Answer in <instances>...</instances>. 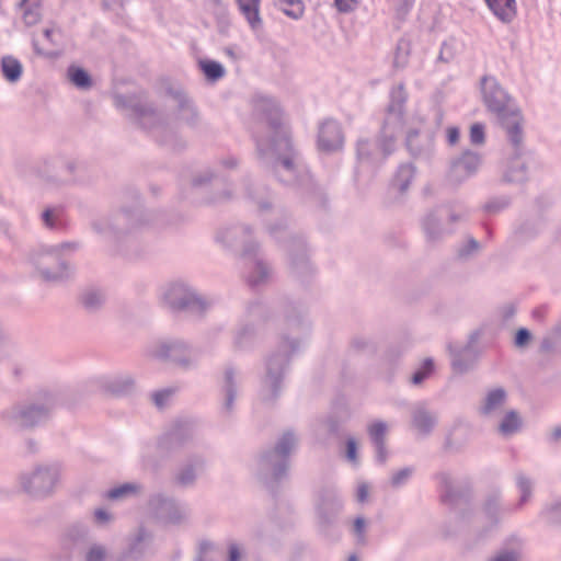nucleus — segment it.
<instances>
[{
  "label": "nucleus",
  "mask_w": 561,
  "mask_h": 561,
  "mask_svg": "<svg viewBox=\"0 0 561 561\" xmlns=\"http://www.w3.org/2000/svg\"><path fill=\"white\" fill-rule=\"evenodd\" d=\"M254 113L259 122L253 127L257 152L267 168L286 185H295L307 198L321 197L309 171L297 163L287 133L282 126V113L278 104L266 96H260L254 103Z\"/></svg>",
  "instance_id": "f257e3e1"
},
{
  "label": "nucleus",
  "mask_w": 561,
  "mask_h": 561,
  "mask_svg": "<svg viewBox=\"0 0 561 561\" xmlns=\"http://www.w3.org/2000/svg\"><path fill=\"white\" fill-rule=\"evenodd\" d=\"M285 319L288 334L282 335L277 348L266 359V374L260 392L261 400L266 403L273 402L278 397L290 356L300 350L302 344L300 335L309 330L307 320L296 308L287 311Z\"/></svg>",
  "instance_id": "f03ea898"
},
{
  "label": "nucleus",
  "mask_w": 561,
  "mask_h": 561,
  "mask_svg": "<svg viewBox=\"0 0 561 561\" xmlns=\"http://www.w3.org/2000/svg\"><path fill=\"white\" fill-rule=\"evenodd\" d=\"M115 105L126 111L127 116L148 130L159 145L171 150L184 148L185 141L176 135L171 122L158 113L145 95H116Z\"/></svg>",
  "instance_id": "7ed1b4c3"
},
{
  "label": "nucleus",
  "mask_w": 561,
  "mask_h": 561,
  "mask_svg": "<svg viewBox=\"0 0 561 561\" xmlns=\"http://www.w3.org/2000/svg\"><path fill=\"white\" fill-rule=\"evenodd\" d=\"M483 102L505 128L508 140L517 149L523 140L522 116L508 93L493 77L482 79Z\"/></svg>",
  "instance_id": "20e7f679"
},
{
  "label": "nucleus",
  "mask_w": 561,
  "mask_h": 561,
  "mask_svg": "<svg viewBox=\"0 0 561 561\" xmlns=\"http://www.w3.org/2000/svg\"><path fill=\"white\" fill-rule=\"evenodd\" d=\"M251 229L245 225H238L226 229L221 233V240L227 245H243V257L248 261L247 264L250 271L247 274V282L251 287H257L265 284L272 276L270 265L259 256V247L256 243L250 241Z\"/></svg>",
  "instance_id": "39448f33"
},
{
  "label": "nucleus",
  "mask_w": 561,
  "mask_h": 561,
  "mask_svg": "<svg viewBox=\"0 0 561 561\" xmlns=\"http://www.w3.org/2000/svg\"><path fill=\"white\" fill-rule=\"evenodd\" d=\"M407 100L408 93L403 83H399L391 89L390 102L385 111L378 136L383 157L390 156L396 150L397 139L405 127L404 106Z\"/></svg>",
  "instance_id": "423d86ee"
},
{
  "label": "nucleus",
  "mask_w": 561,
  "mask_h": 561,
  "mask_svg": "<svg viewBox=\"0 0 561 561\" xmlns=\"http://www.w3.org/2000/svg\"><path fill=\"white\" fill-rule=\"evenodd\" d=\"M152 221V214L140 205L133 209H122L111 216L100 217L92 222L93 230L108 241H116L125 233Z\"/></svg>",
  "instance_id": "0eeeda50"
},
{
  "label": "nucleus",
  "mask_w": 561,
  "mask_h": 561,
  "mask_svg": "<svg viewBox=\"0 0 561 561\" xmlns=\"http://www.w3.org/2000/svg\"><path fill=\"white\" fill-rule=\"evenodd\" d=\"M297 442L296 435L287 431L273 449L261 454L257 459V472L266 484L278 482L286 476L289 455L296 448Z\"/></svg>",
  "instance_id": "6e6552de"
},
{
  "label": "nucleus",
  "mask_w": 561,
  "mask_h": 561,
  "mask_svg": "<svg viewBox=\"0 0 561 561\" xmlns=\"http://www.w3.org/2000/svg\"><path fill=\"white\" fill-rule=\"evenodd\" d=\"M80 248L79 242L67 241L54 247L41 248L32 257L39 274L46 280H59L69 275L66 256Z\"/></svg>",
  "instance_id": "1a4fd4ad"
},
{
  "label": "nucleus",
  "mask_w": 561,
  "mask_h": 561,
  "mask_svg": "<svg viewBox=\"0 0 561 561\" xmlns=\"http://www.w3.org/2000/svg\"><path fill=\"white\" fill-rule=\"evenodd\" d=\"M54 408V399L45 394L34 402L13 405L2 413L3 423L13 430L31 428L45 423Z\"/></svg>",
  "instance_id": "9d476101"
},
{
  "label": "nucleus",
  "mask_w": 561,
  "mask_h": 561,
  "mask_svg": "<svg viewBox=\"0 0 561 561\" xmlns=\"http://www.w3.org/2000/svg\"><path fill=\"white\" fill-rule=\"evenodd\" d=\"M60 479V467L57 463H45L34 467L19 477L21 489L33 499H45L51 495Z\"/></svg>",
  "instance_id": "9b49d317"
},
{
  "label": "nucleus",
  "mask_w": 561,
  "mask_h": 561,
  "mask_svg": "<svg viewBox=\"0 0 561 561\" xmlns=\"http://www.w3.org/2000/svg\"><path fill=\"white\" fill-rule=\"evenodd\" d=\"M163 300L173 310H185L198 317L213 305V300L198 295L184 282L171 283L163 293Z\"/></svg>",
  "instance_id": "f8f14e48"
},
{
  "label": "nucleus",
  "mask_w": 561,
  "mask_h": 561,
  "mask_svg": "<svg viewBox=\"0 0 561 561\" xmlns=\"http://www.w3.org/2000/svg\"><path fill=\"white\" fill-rule=\"evenodd\" d=\"M465 214H458L447 207H436L422 219V229L427 242L436 243L445 236L454 232V225L465 219Z\"/></svg>",
  "instance_id": "ddd939ff"
},
{
  "label": "nucleus",
  "mask_w": 561,
  "mask_h": 561,
  "mask_svg": "<svg viewBox=\"0 0 561 561\" xmlns=\"http://www.w3.org/2000/svg\"><path fill=\"white\" fill-rule=\"evenodd\" d=\"M84 165L70 158H51L44 162L39 170L41 175L54 184H70L83 180Z\"/></svg>",
  "instance_id": "4468645a"
},
{
  "label": "nucleus",
  "mask_w": 561,
  "mask_h": 561,
  "mask_svg": "<svg viewBox=\"0 0 561 561\" xmlns=\"http://www.w3.org/2000/svg\"><path fill=\"white\" fill-rule=\"evenodd\" d=\"M270 236L276 240L289 237L288 254L291 271L299 277H305L312 272V266L307 257L306 244L301 238L293 237L287 231V225L279 222L267 226Z\"/></svg>",
  "instance_id": "2eb2a0df"
},
{
  "label": "nucleus",
  "mask_w": 561,
  "mask_h": 561,
  "mask_svg": "<svg viewBox=\"0 0 561 561\" xmlns=\"http://www.w3.org/2000/svg\"><path fill=\"white\" fill-rule=\"evenodd\" d=\"M148 354L154 359L171 362L182 368H190L195 362L188 345L176 339H164L154 342L149 346Z\"/></svg>",
  "instance_id": "dca6fc26"
},
{
  "label": "nucleus",
  "mask_w": 561,
  "mask_h": 561,
  "mask_svg": "<svg viewBox=\"0 0 561 561\" xmlns=\"http://www.w3.org/2000/svg\"><path fill=\"white\" fill-rule=\"evenodd\" d=\"M152 542L153 534L140 526L128 536L126 548L115 561H142L147 556L153 554Z\"/></svg>",
  "instance_id": "f3484780"
},
{
  "label": "nucleus",
  "mask_w": 561,
  "mask_h": 561,
  "mask_svg": "<svg viewBox=\"0 0 561 561\" xmlns=\"http://www.w3.org/2000/svg\"><path fill=\"white\" fill-rule=\"evenodd\" d=\"M89 536L88 525L82 522L71 523L58 536L59 549L67 559H70L78 549L87 543Z\"/></svg>",
  "instance_id": "a211bd4d"
},
{
  "label": "nucleus",
  "mask_w": 561,
  "mask_h": 561,
  "mask_svg": "<svg viewBox=\"0 0 561 561\" xmlns=\"http://www.w3.org/2000/svg\"><path fill=\"white\" fill-rule=\"evenodd\" d=\"M194 425L187 421H181L165 433L158 443V449L162 454H168L186 446L194 437Z\"/></svg>",
  "instance_id": "6ab92c4d"
},
{
  "label": "nucleus",
  "mask_w": 561,
  "mask_h": 561,
  "mask_svg": "<svg viewBox=\"0 0 561 561\" xmlns=\"http://www.w3.org/2000/svg\"><path fill=\"white\" fill-rule=\"evenodd\" d=\"M149 506L159 519L169 524H180L188 515L184 506L161 494L153 495L149 501Z\"/></svg>",
  "instance_id": "aec40b11"
},
{
  "label": "nucleus",
  "mask_w": 561,
  "mask_h": 561,
  "mask_svg": "<svg viewBox=\"0 0 561 561\" xmlns=\"http://www.w3.org/2000/svg\"><path fill=\"white\" fill-rule=\"evenodd\" d=\"M344 137L341 125L331 118L323 121L319 126L318 147L321 151L333 152L342 148Z\"/></svg>",
  "instance_id": "412c9836"
},
{
  "label": "nucleus",
  "mask_w": 561,
  "mask_h": 561,
  "mask_svg": "<svg viewBox=\"0 0 561 561\" xmlns=\"http://www.w3.org/2000/svg\"><path fill=\"white\" fill-rule=\"evenodd\" d=\"M481 164L480 154L472 151H465L458 159L454 160L449 170V180L454 183H461L472 176Z\"/></svg>",
  "instance_id": "4be33fe9"
},
{
  "label": "nucleus",
  "mask_w": 561,
  "mask_h": 561,
  "mask_svg": "<svg viewBox=\"0 0 561 561\" xmlns=\"http://www.w3.org/2000/svg\"><path fill=\"white\" fill-rule=\"evenodd\" d=\"M342 508V500L335 489H323L320 492L317 504L319 523L327 526L332 523L333 518Z\"/></svg>",
  "instance_id": "5701e85b"
},
{
  "label": "nucleus",
  "mask_w": 561,
  "mask_h": 561,
  "mask_svg": "<svg viewBox=\"0 0 561 561\" xmlns=\"http://www.w3.org/2000/svg\"><path fill=\"white\" fill-rule=\"evenodd\" d=\"M437 424V414L424 403L415 404L411 410V426L422 437L432 434Z\"/></svg>",
  "instance_id": "b1692460"
},
{
  "label": "nucleus",
  "mask_w": 561,
  "mask_h": 561,
  "mask_svg": "<svg viewBox=\"0 0 561 561\" xmlns=\"http://www.w3.org/2000/svg\"><path fill=\"white\" fill-rule=\"evenodd\" d=\"M435 478L438 482L440 500L444 504L455 507L457 505L467 503L466 491L455 486L454 481L448 472H438Z\"/></svg>",
  "instance_id": "393cba45"
},
{
  "label": "nucleus",
  "mask_w": 561,
  "mask_h": 561,
  "mask_svg": "<svg viewBox=\"0 0 561 561\" xmlns=\"http://www.w3.org/2000/svg\"><path fill=\"white\" fill-rule=\"evenodd\" d=\"M224 183L222 178L215 175L210 170L202 171L196 174L190 186V197L193 202H199V197H204L208 193V186L217 188Z\"/></svg>",
  "instance_id": "a878e982"
},
{
  "label": "nucleus",
  "mask_w": 561,
  "mask_h": 561,
  "mask_svg": "<svg viewBox=\"0 0 561 561\" xmlns=\"http://www.w3.org/2000/svg\"><path fill=\"white\" fill-rule=\"evenodd\" d=\"M405 144L408 150L414 157L427 154L433 148V139L431 135H421L417 127H410L407 130Z\"/></svg>",
  "instance_id": "bb28decb"
},
{
  "label": "nucleus",
  "mask_w": 561,
  "mask_h": 561,
  "mask_svg": "<svg viewBox=\"0 0 561 561\" xmlns=\"http://www.w3.org/2000/svg\"><path fill=\"white\" fill-rule=\"evenodd\" d=\"M483 512L491 522L497 523L505 513H514L515 511H513V506L505 507L502 504V491L497 488L485 495Z\"/></svg>",
  "instance_id": "cd10ccee"
},
{
  "label": "nucleus",
  "mask_w": 561,
  "mask_h": 561,
  "mask_svg": "<svg viewBox=\"0 0 561 561\" xmlns=\"http://www.w3.org/2000/svg\"><path fill=\"white\" fill-rule=\"evenodd\" d=\"M174 100L176 102V113L174 121L182 122L191 127H195L199 117L193 101L182 93H176L174 95Z\"/></svg>",
  "instance_id": "c85d7f7f"
},
{
  "label": "nucleus",
  "mask_w": 561,
  "mask_h": 561,
  "mask_svg": "<svg viewBox=\"0 0 561 561\" xmlns=\"http://www.w3.org/2000/svg\"><path fill=\"white\" fill-rule=\"evenodd\" d=\"M221 393L224 396L221 413L224 415H230L233 411V404L237 397L236 371L232 367H227L225 369Z\"/></svg>",
  "instance_id": "c756f323"
},
{
  "label": "nucleus",
  "mask_w": 561,
  "mask_h": 561,
  "mask_svg": "<svg viewBox=\"0 0 561 561\" xmlns=\"http://www.w3.org/2000/svg\"><path fill=\"white\" fill-rule=\"evenodd\" d=\"M506 402V392L503 388L490 390L483 399L479 413L486 417L496 416L501 413Z\"/></svg>",
  "instance_id": "7c9ffc66"
},
{
  "label": "nucleus",
  "mask_w": 561,
  "mask_h": 561,
  "mask_svg": "<svg viewBox=\"0 0 561 561\" xmlns=\"http://www.w3.org/2000/svg\"><path fill=\"white\" fill-rule=\"evenodd\" d=\"M515 485L519 493L518 501L513 506V511H520L526 504H528L534 496L535 482L524 471L519 470L514 476Z\"/></svg>",
  "instance_id": "2f4dec72"
},
{
  "label": "nucleus",
  "mask_w": 561,
  "mask_h": 561,
  "mask_svg": "<svg viewBox=\"0 0 561 561\" xmlns=\"http://www.w3.org/2000/svg\"><path fill=\"white\" fill-rule=\"evenodd\" d=\"M102 387L114 396H126L136 390V382L130 375H117L104 379Z\"/></svg>",
  "instance_id": "473e14b6"
},
{
  "label": "nucleus",
  "mask_w": 561,
  "mask_h": 561,
  "mask_svg": "<svg viewBox=\"0 0 561 561\" xmlns=\"http://www.w3.org/2000/svg\"><path fill=\"white\" fill-rule=\"evenodd\" d=\"M242 16L249 23L252 30H257L262 26V19L260 15L261 0H234Z\"/></svg>",
  "instance_id": "72a5a7b5"
},
{
  "label": "nucleus",
  "mask_w": 561,
  "mask_h": 561,
  "mask_svg": "<svg viewBox=\"0 0 561 561\" xmlns=\"http://www.w3.org/2000/svg\"><path fill=\"white\" fill-rule=\"evenodd\" d=\"M472 342L463 347L449 346L451 355V367L456 373L463 374L472 366Z\"/></svg>",
  "instance_id": "f704fd0d"
},
{
  "label": "nucleus",
  "mask_w": 561,
  "mask_h": 561,
  "mask_svg": "<svg viewBox=\"0 0 561 561\" xmlns=\"http://www.w3.org/2000/svg\"><path fill=\"white\" fill-rule=\"evenodd\" d=\"M356 152L358 160L367 163H379L387 158L383 157V152L380 149L378 141L375 146L367 139L358 140Z\"/></svg>",
  "instance_id": "c9c22d12"
},
{
  "label": "nucleus",
  "mask_w": 561,
  "mask_h": 561,
  "mask_svg": "<svg viewBox=\"0 0 561 561\" xmlns=\"http://www.w3.org/2000/svg\"><path fill=\"white\" fill-rule=\"evenodd\" d=\"M492 13L502 22L508 23L516 15L515 0H484Z\"/></svg>",
  "instance_id": "e433bc0d"
},
{
  "label": "nucleus",
  "mask_w": 561,
  "mask_h": 561,
  "mask_svg": "<svg viewBox=\"0 0 561 561\" xmlns=\"http://www.w3.org/2000/svg\"><path fill=\"white\" fill-rule=\"evenodd\" d=\"M204 460L202 457L193 458L176 474V482L182 486H190L195 482L197 471L202 470Z\"/></svg>",
  "instance_id": "4c0bfd02"
},
{
  "label": "nucleus",
  "mask_w": 561,
  "mask_h": 561,
  "mask_svg": "<svg viewBox=\"0 0 561 561\" xmlns=\"http://www.w3.org/2000/svg\"><path fill=\"white\" fill-rule=\"evenodd\" d=\"M539 517L549 526H561V497L547 502L542 506Z\"/></svg>",
  "instance_id": "58836bf2"
},
{
  "label": "nucleus",
  "mask_w": 561,
  "mask_h": 561,
  "mask_svg": "<svg viewBox=\"0 0 561 561\" xmlns=\"http://www.w3.org/2000/svg\"><path fill=\"white\" fill-rule=\"evenodd\" d=\"M245 196L253 201L261 211L267 210L271 204L266 199V188L257 185L251 180L244 182Z\"/></svg>",
  "instance_id": "ea45409f"
},
{
  "label": "nucleus",
  "mask_w": 561,
  "mask_h": 561,
  "mask_svg": "<svg viewBox=\"0 0 561 561\" xmlns=\"http://www.w3.org/2000/svg\"><path fill=\"white\" fill-rule=\"evenodd\" d=\"M527 179V168L519 157H514L504 173V180L511 183H522Z\"/></svg>",
  "instance_id": "a19ab883"
},
{
  "label": "nucleus",
  "mask_w": 561,
  "mask_h": 561,
  "mask_svg": "<svg viewBox=\"0 0 561 561\" xmlns=\"http://www.w3.org/2000/svg\"><path fill=\"white\" fill-rule=\"evenodd\" d=\"M273 4L293 20H299L305 13L304 0H273Z\"/></svg>",
  "instance_id": "79ce46f5"
},
{
  "label": "nucleus",
  "mask_w": 561,
  "mask_h": 561,
  "mask_svg": "<svg viewBox=\"0 0 561 561\" xmlns=\"http://www.w3.org/2000/svg\"><path fill=\"white\" fill-rule=\"evenodd\" d=\"M414 173L415 170L412 164H401L392 180V186L396 187L400 193H404L409 188L414 178Z\"/></svg>",
  "instance_id": "37998d69"
},
{
  "label": "nucleus",
  "mask_w": 561,
  "mask_h": 561,
  "mask_svg": "<svg viewBox=\"0 0 561 561\" xmlns=\"http://www.w3.org/2000/svg\"><path fill=\"white\" fill-rule=\"evenodd\" d=\"M198 67L205 78L210 82H216L226 75L225 67L220 62L211 59H199Z\"/></svg>",
  "instance_id": "c03bdc74"
},
{
  "label": "nucleus",
  "mask_w": 561,
  "mask_h": 561,
  "mask_svg": "<svg viewBox=\"0 0 561 561\" xmlns=\"http://www.w3.org/2000/svg\"><path fill=\"white\" fill-rule=\"evenodd\" d=\"M67 77L78 89L88 90L92 87V79L83 68L71 65L67 69Z\"/></svg>",
  "instance_id": "a18cd8bd"
},
{
  "label": "nucleus",
  "mask_w": 561,
  "mask_h": 561,
  "mask_svg": "<svg viewBox=\"0 0 561 561\" xmlns=\"http://www.w3.org/2000/svg\"><path fill=\"white\" fill-rule=\"evenodd\" d=\"M522 427V419L519 414L512 410L505 413L501 423L499 424V432L503 436H511L517 433Z\"/></svg>",
  "instance_id": "49530a36"
},
{
  "label": "nucleus",
  "mask_w": 561,
  "mask_h": 561,
  "mask_svg": "<svg viewBox=\"0 0 561 561\" xmlns=\"http://www.w3.org/2000/svg\"><path fill=\"white\" fill-rule=\"evenodd\" d=\"M255 340V332L252 325H241L233 336V344L239 350L250 347Z\"/></svg>",
  "instance_id": "de8ad7c7"
},
{
  "label": "nucleus",
  "mask_w": 561,
  "mask_h": 561,
  "mask_svg": "<svg viewBox=\"0 0 561 561\" xmlns=\"http://www.w3.org/2000/svg\"><path fill=\"white\" fill-rule=\"evenodd\" d=\"M105 301V295L100 289L90 288L82 293L81 302L89 311L99 309Z\"/></svg>",
  "instance_id": "09e8293b"
},
{
  "label": "nucleus",
  "mask_w": 561,
  "mask_h": 561,
  "mask_svg": "<svg viewBox=\"0 0 561 561\" xmlns=\"http://www.w3.org/2000/svg\"><path fill=\"white\" fill-rule=\"evenodd\" d=\"M1 68L3 76L8 81L15 82L21 78L22 65L18 59L11 56L3 57Z\"/></svg>",
  "instance_id": "8fccbe9b"
},
{
  "label": "nucleus",
  "mask_w": 561,
  "mask_h": 561,
  "mask_svg": "<svg viewBox=\"0 0 561 561\" xmlns=\"http://www.w3.org/2000/svg\"><path fill=\"white\" fill-rule=\"evenodd\" d=\"M561 329H556L551 334L545 336L540 343V351L545 354L561 353Z\"/></svg>",
  "instance_id": "3c124183"
},
{
  "label": "nucleus",
  "mask_w": 561,
  "mask_h": 561,
  "mask_svg": "<svg viewBox=\"0 0 561 561\" xmlns=\"http://www.w3.org/2000/svg\"><path fill=\"white\" fill-rule=\"evenodd\" d=\"M141 489L138 483H124L113 488L106 492V497L110 500H121L129 495L136 494Z\"/></svg>",
  "instance_id": "603ef678"
},
{
  "label": "nucleus",
  "mask_w": 561,
  "mask_h": 561,
  "mask_svg": "<svg viewBox=\"0 0 561 561\" xmlns=\"http://www.w3.org/2000/svg\"><path fill=\"white\" fill-rule=\"evenodd\" d=\"M387 425L382 421L374 422L368 426V434L373 444L386 443Z\"/></svg>",
  "instance_id": "864d4df0"
},
{
  "label": "nucleus",
  "mask_w": 561,
  "mask_h": 561,
  "mask_svg": "<svg viewBox=\"0 0 561 561\" xmlns=\"http://www.w3.org/2000/svg\"><path fill=\"white\" fill-rule=\"evenodd\" d=\"M106 558L107 549L101 543H92L84 554V561H105Z\"/></svg>",
  "instance_id": "5fc2aeb1"
},
{
  "label": "nucleus",
  "mask_w": 561,
  "mask_h": 561,
  "mask_svg": "<svg viewBox=\"0 0 561 561\" xmlns=\"http://www.w3.org/2000/svg\"><path fill=\"white\" fill-rule=\"evenodd\" d=\"M480 249V243L473 239L469 238L467 243L461 245L458 251L457 255L458 257L462 260H467L468 257L472 256L474 253H477Z\"/></svg>",
  "instance_id": "6e6d98bb"
},
{
  "label": "nucleus",
  "mask_w": 561,
  "mask_h": 561,
  "mask_svg": "<svg viewBox=\"0 0 561 561\" xmlns=\"http://www.w3.org/2000/svg\"><path fill=\"white\" fill-rule=\"evenodd\" d=\"M434 363L431 358H426L423 363V366L413 374L412 382L414 385H420L433 370Z\"/></svg>",
  "instance_id": "4d7b16f0"
},
{
  "label": "nucleus",
  "mask_w": 561,
  "mask_h": 561,
  "mask_svg": "<svg viewBox=\"0 0 561 561\" xmlns=\"http://www.w3.org/2000/svg\"><path fill=\"white\" fill-rule=\"evenodd\" d=\"M39 4V0H22L21 7L24 9V20L27 24H33L37 21V13L33 12V8Z\"/></svg>",
  "instance_id": "13d9d810"
},
{
  "label": "nucleus",
  "mask_w": 561,
  "mask_h": 561,
  "mask_svg": "<svg viewBox=\"0 0 561 561\" xmlns=\"http://www.w3.org/2000/svg\"><path fill=\"white\" fill-rule=\"evenodd\" d=\"M59 214L60 211L58 209L48 208L44 210L42 214V218L46 227L50 229H58L60 226Z\"/></svg>",
  "instance_id": "bf43d9fd"
},
{
  "label": "nucleus",
  "mask_w": 561,
  "mask_h": 561,
  "mask_svg": "<svg viewBox=\"0 0 561 561\" xmlns=\"http://www.w3.org/2000/svg\"><path fill=\"white\" fill-rule=\"evenodd\" d=\"M413 470L411 468H403L399 471L394 472L391 477V485L393 488H399L408 482L411 478Z\"/></svg>",
  "instance_id": "052dcab7"
},
{
  "label": "nucleus",
  "mask_w": 561,
  "mask_h": 561,
  "mask_svg": "<svg viewBox=\"0 0 561 561\" xmlns=\"http://www.w3.org/2000/svg\"><path fill=\"white\" fill-rule=\"evenodd\" d=\"M488 561H519V554L512 549H504L496 552Z\"/></svg>",
  "instance_id": "680f3d73"
},
{
  "label": "nucleus",
  "mask_w": 561,
  "mask_h": 561,
  "mask_svg": "<svg viewBox=\"0 0 561 561\" xmlns=\"http://www.w3.org/2000/svg\"><path fill=\"white\" fill-rule=\"evenodd\" d=\"M470 141L473 145H481L484 142V126L476 123L470 128Z\"/></svg>",
  "instance_id": "e2e57ef3"
},
{
  "label": "nucleus",
  "mask_w": 561,
  "mask_h": 561,
  "mask_svg": "<svg viewBox=\"0 0 561 561\" xmlns=\"http://www.w3.org/2000/svg\"><path fill=\"white\" fill-rule=\"evenodd\" d=\"M93 519L96 525L105 526L113 520V515L104 508H96L93 513Z\"/></svg>",
  "instance_id": "0e129e2a"
},
{
  "label": "nucleus",
  "mask_w": 561,
  "mask_h": 561,
  "mask_svg": "<svg viewBox=\"0 0 561 561\" xmlns=\"http://www.w3.org/2000/svg\"><path fill=\"white\" fill-rule=\"evenodd\" d=\"M172 394H173V390L163 389V390L154 392L152 394V399H153L154 404L161 409L167 404L168 400L171 398Z\"/></svg>",
  "instance_id": "69168bd1"
},
{
  "label": "nucleus",
  "mask_w": 561,
  "mask_h": 561,
  "mask_svg": "<svg viewBox=\"0 0 561 561\" xmlns=\"http://www.w3.org/2000/svg\"><path fill=\"white\" fill-rule=\"evenodd\" d=\"M358 2V0H334V5L339 12L350 13L356 9Z\"/></svg>",
  "instance_id": "338daca9"
},
{
  "label": "nucleus",
  "mask_w": 561,
  "mask_h": 561,
  "mask_svg": "<svg viewBox=\"0 0 561 561\" xmlns=\"http://www.w3.org/2000/svg\"><path fill=\"white\" fill-rule=\"evenodd\" d=\"M531 339L529 330L522 328L516 332L514 344L516 347H525Z\"/></svg>",
  "instance_id": "774afa93"
}]
</instances>
